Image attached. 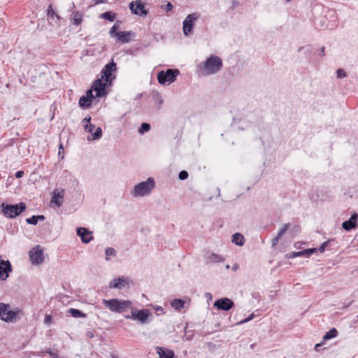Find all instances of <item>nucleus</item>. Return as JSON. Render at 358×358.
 Here are the masks:
<instances>
[{
	"mask_svg": "<svg viewBox=\"0 0 358 358\" xmlns=\"http://www.w3.org/2000/svg\"><path fill=\"white\" fill-rule=\"evenodd\" d=\"M213 305L219 310L228 311L234 306V303L231 299L224 297L216 300Z\"/></svg>",
	"mask_w": 358,
	"mask_h": 358,
	"instance_id": "nucleus-12",
	"label": "nucleus"
},
{
	"mask_svg": "<svg viewBox=\"0 0 358 358\" xmlns=\"http://www.w3.org/2000/svg\"><path fill=\"white\" fill-rule=\"evenodd\" d=\"M322 345H323V343H317V344L315 345V350L316 351H320Z\"/></svg>",
	"mask_w": 358,
	"mask_h": 358,
	"instance_id": "nucleus-50",
	"label": "nucleus"
},
{
	"mask_svg": "<svg viewBox=\"0 0 358 358\" xmlns=\"http://www.w3.org/2000/svg\"><path fill=\"white\" fill-rule=\"evenodd\" d=\"M37 220L38 221H43L45 220V216L43 215H36Z\"/></svg>",
	"mask_w": 358,
	"mask_h": 358,
	"instance_id": "nucleus-52",
	"label": "nucleus"
},
{
	"mask_svg": "<svg viewBox=\"0 0 358 358\" xmlns=\"http://www.w3.org/2000/svg\"><path fill=\"white\" fill-rule=\"evenodd\" d=\"M223 66L220 57L211 55L203 62V70L206 75L215 74L220 71Z\"/></svg>",
	"mask_w": 358,
	"mask_h": 358,
	"instance_id": "nucleus-3",
	"label": "nucleus"
},
{
	"mask_svg": "<svg viewBox=\"0 0 358 358\" xmlns=\"http://www.w3.org/2000/svg\"><path fill=\"white\" fill-rule=\"evenodd\" d=\"M76 234L80 237L81 241L84 243H89L92 239L93 236L91 235V231L85 227H78Z\"/></svg>",
	"mask_w": 358,
	"mask_h": 358,
	"instance_id": "nucleus-17",
	"label": "nucleus"
},
{
	"mask_svg": "<svg viewBox=\"0 0 358 358\" xmlns=\"http://www.w3.org/2000/svg\"><path fill=\"white\" fill-rule=\"evenodd\" d=\"M60 150H64L62 144H60L59 148V155H60Z\"/></svg>",
	"mask_w": 358,
	"mask_h": 358,
	"instance_id": "nucleus-56",
	"label": "nucleus"
},
{
	"mask_svg": "<svg viewBox=\"0 0 358 358\" xmlns=\"http://www.w3.org/2000/svg\"><path fill=\"white\" fill-rule=\"evenodd\" d=\"M291 1V0H286V1H287V2H289V1Z\"/></svg>",
	"mask_w": 358,
	"mask_h": 358,
	"instance_id": "nucleus-59",
	"label": "nucleus"
},
{
	"mask_svg": "<svg viewBox=\"0 0 358 358\" xmlns=\"http://www.w3.org/2000/svg\"><path fill=\"white\" fill-rule=\"evenodd\" d=\"M338 336V331L336 328H331L323 336L324 341L330 340L331 338H336Z\"/></svg>",
	"mask_w": 358,
	"mask_h": 358,
	"instance_id": "nucleus-27",
	"label": "nucleus"
},
{
	"mask_svg": "<svg viewBox=\"0 0 358 358\" xmlns=\"http://www.w3.org/2000/svg\"><path fill=\"white\" fill-rule=\"evenodd\" d=\"M199 17V14L193 13L189 14L183 21L182 31L185 36H187L192 31L195 21Z\"/></svg>",
	"mask_w": 358,
	"mask_h": 358,
	"instance_id": "nucleus-7",
	"label": "nucleus"
},
{
	"mask_svg": "<svg viewBox=\"0 0 358 358\" xmlns=\"http://www.w3.org/2000/svg\"><path fill=\"white\" fill-rule=\"evenodd\" d=\"M93 90L92 88L91 87V89L88 90L87 92H86V96H85V97H87V99H89L90 100H91L92 101L93 99H94L96 96V94L94 95L93 94Z\"/></svg>",
	"mask_w": 358,
	"mask_h": 358,
	"instance_id": "nucleus-37",
	"label": "nucleus"
},
{
	"mask_svg": "<svg viewBox=\"0 0 358 358\" xmlns=\"http://www.w3.org/2000/svg\"><path fill=\"white\" fill-rule=\"evenodd\" d=\"M208 260L213 262H222L224 260L223 258L220 255H218L213 252H212L208 256Z\"/></svg>",
	"mask_w": 358,
	"mask_h": 358,
	"instance_id": "nucleus-28",
	"label": "nucleus"
},
{
	"mask_svg": "<svg viewBox=\"0 0 358 358\" xmlns=\"http://www.w3.org/2000/svg\"><path fill=\"white\" fill-rule=\"evenodd\" d=\"M231 242L237 245L242 246L245 243L244 236L240 233H236L232 236Z\"/></svg>",
	"mask_w": 358,
	"mask_h": 358,
	"instance_id": "nucleus-21",
	"label": "nucleus"
},
{
	"mask_svg": "<svg viewBox=\"0 0 358 358\" xmlns=\"http://www.w3.org/2000/svg\"><path fill=\"white\" fill-rule=\"evenodd\" d=\"M135 36V33L130 31H118L115 34L117 40L122 43H129L131 40V37Z\"/></svg>",
	"mask_w": 358,
	"mask_h": 358,
	"instance_id": "nucleus-18",
	"label": "nucleus"
},
{
	"mask_svg": "<svg viewBox=\"0 0 358 358\" xmlns=\"http://www.w3.org/2000/svg\"><path fill=\"white\" fill-rule=\"evenodd\" d=\"M64 192H54L52 197L51 199V203L55 204L57 207H60L62 205Z\"/></svg>",
	"mask_w": 358,
	"mask_h": 358,
	"instance_id": "nucleus-20",
	"label": "nucleus"
},
{
	"mask_svg": "<svg viewBox=\"0 0 358 358\" xmlns=\"http://www.w3.org/2000/svg\"><path fill=\"white\" fill-rule=\"evenodd\" d=\"M357 220L358 215L356 213H353L348 220L343 222V228L347 231L356 229L358 227Z\"/></svg>",
	"mask_w": 358,
	"mask_h": 358,
	"instance_id": "nucleus-16",
	"label": "nucleus"
},
{
	"mask_svg": "<svg viewBox=\"0 0 358 358\" xmlns=\"http://www.w3.org/2000/svg\"><path fill=\"white\" fill-rule=\"evenodd\" d=\"M85 130L87 132L92 134L93 129L95 128V126L91 123L83 124Z\"/></svg>",
	"mask_w": 358,
	"mask_h": 358,
	"instance_id": "nucleus-40",
	"label": "nucleus"
},
{
	"mask_svg": "<svg viewBox=\"0 0 358 358\" xmlns=\"http://www.w3.org/2000/svg\"><path fill=\"white\" fill-rule=\"evenodd\" d=\"M29 257L33 264H40L44 262L43 250L37 245L29 251Z\"/></svg>",
	"mask_w": 358,
	"mask_h": 358,
	"instance_id": "nucleus-10",
	"label": "nucleus"
},
{
	"mask_svg": "<svg viewBox=\"0 0 358 358\" xmlns=\"http://www.w3.org/2000/svg\"><path fill=\"white\" fill-rule=\"evenodd\" d=\"M171 305L174 309L180 310L185 306V301L180 299H175L171 301Z\"/></svg>",
	"mask_w": 358,
	"mask_h": 358,
	"instance_id": "nucleus-24",
	"label": "nucleus"
},
{
	"mask_svg": "<svg viewBox=\"0 0 358 358\" xmlns=\"http://www.w3.org/2000/svg\"><path fill=\"white\" fill-rule=\"evenodd\" d=\"M2 214L7 218L13 219L24 212L27 206L25 203L20 202L16 204L2 203L0 206Z\"/></svg>",
	"mask_w": 358,
	"mask_h": 358,
	"instance_id": "nucleus-1",
	"label": "nucleus"
},
{
	"mask_svg": "<svg viewBox=\"0 0 358 358\" xmlns=\"http://www.w3.org/2000/svg\"><path fill=\"white\" fill-rule=\"evenodd\" d=\"M194 336V332L190 330H187V328H185V336L187 340H191Z\"/></svg>",
	"mask_w": 358,
	"mask_h": 358,
	"instance_id": "nucleus-41",
	"label": "nucleus"
},
{
	"mask_svg": "<svg viewBox=\"0 0 358 358\" xmlns=\"http://www.w3.org/2000/svg\"><path fill=\"white\" fill-rule=\"evenodd\" d=\"M161 8L165 10L166 13L170 12L173 10V6L171 2H168L166 4H163L161 6Z\"/></svg>",
	"mask_w": 358,
	"mask_h": 358,
	"instance_id": "nucleus-34",
	"label": "nucleus"
},
{
	"mask_svg": "<svg viewBox=\"0 0 358 358\" xmlns=\"http://www.w3.org/2000/svg\"><path fill=\"white\" fill-rule=\"evenodd\" d=\"M67 313L71 314L73 317H86L87 315L81 310L76 308H69L67 310Z\"/></svg>",
	"mask_w": 358,
	"mask_h": 358,
	"instance_id": "nucleus-22",
	"label": "nucleus"
},
{
	"mask_svg": "<svg viewBox=\"0 0 358 358\" xmlns=\"http://www.w3.org/2000/svg\"><path fill=\"white\" fill-rule=\"evenodd\" d=\"M47 15L48 17L53 18L56 17L57 19H60V17L56 13V12L53 10L52 5H49L48 8Z\"/></svg>",
	"mask_w": 358,
	"mask_h": 358,
	"instance_id": "nucleus-31",
	"label": "nucleus"
},
{
	"mask_svg": "<svg viewBox=\"0 0 358 358\" xmlns=\"http://www.w3.org/2000/svg\"><path fill=\"white\" fill-rule=\"evenodd\" d=\"M180 74V71L177 69H168L166 71H160L157 73V80L161 85L169 84L174 82L177 76Z\"/></svg>",
	"mask_w": 358,
	"mask_h": 358,
	"instance_id": "nucleus-5",
	"label": "nucleus"
},
{
	"mask_svg": "<svg viewBox=\"0 0 358 358\" xmlns=\"http://www.w3.org/2000/svg\"><path fill=\"white\" fill-rule=\"evenodd\" d=\"M188 176H189L188 172L187 171L182 170V171H180V173L178 174V178L180 180H184L188 178Z\"/></svg>",
	"mask_w": 358,
	"mask_h": 358,
	"instance_id": "nucleus-38",
	"label": "nucleus"
},
{
	"mask_svg": "<svg viewBox=\"0 0 358 358\" xmlns=\"http://www.w3.org/2000/svg\"><path fill=\"white\" fill-rule=\"evenodd\" d=\"M24 176V171H18L15 173V176L16 178H20Z\"/></svg>",
	"mask_w": 358,
	"mask_h": 358,
	"instance_id": "nucleus-47",
	"label": "nucleus"
},
{
	"mask_svg": "<svg viewBox=\"0 0 358 358\" xmlns=\"http://www.w3.org/2000/svg\"><path fill=\"white\" fill-rule=\"evenodd\" d=\"M92 103V101L85 96H82L79 99V105L83 108H89Z\"/></svg>",
	"mask_w": 358,
	"mask_h": 358,
	"instance_id": "nucleus-26",
	"label": "nucleus"
},
{
	"mask_svg": "<svg viewBox=\"0 0 358 358\" xmlns=\"http://www.w3.org/2000/svg\"><path fill=\"white\" fill-rule=\"evenodd\" d=\"M280 238H281L278 237V235L274 238H273L272 245L274 246V245H277Z\"/></svg>",
	"mask_w": 358,
	"mask_h": 358,
	"instance_id": "nucleus-49",
	"label": "nucleus"
},
{
	"mask_svg": "<svg viewBox=\"0 0 358 358\" xmlns=\"http://www.w3.org/2000/svg\"><path fill=\"white\" fill-rule=\"evenodd\" d=\"M26 222L29 224L36 225L38 223L36 215H32L31 217L27 218Z\"/></svg>",
	"mask_w": 358,
	"mask_h": 358,
	"instance_id": "nucleus-36",
	"label": "nucleus"
},
{
	"mask_svg": "<svg viewBox=\"0 0 358 358\" xmlns=\"http://www.w3.org/2000/svg\"><path fill=\"white\" fill-rule=\"evenodd\" d=\"M45 352L49 354L52 358H59V355L53 352L50 349H46Z\"/></svg>",
	"mask_w": 358,
	"mask_h": 358,
	"instance_id": "nucleus-42",
	"label": "nucleus"
},
{
	"mask_svg": "<svg viewBox=\"0 0 358 358\" xmlns=\"http://www.w3.org/2000/svg\"><path fill=\"white\" fill-rule=\"evenodd\" d=\"M86 337L88 338H93L94 337V332L92 331H87L85 334Z\"/></svg>",
	"mask_w": 358,
	"mask_h": 358,
	"instance_id": "nucleus-48",
	"label": "nucleus"
},
{
	"mask_svg": "<svg viewBox=\"0 0 358 358\" xmlns=\"http://www.w3.org/2000/svg\"><path fill=\"white\" fill-rule=\"evenodd\" d=\"M155 186V180L148 178L145 181L136 185L132 191L134 196H143L149 194Z\"/></svg>",
	"mask_w": 358,
	"mask_h": 358,
	"instance_id": "nucleus-4",
	"label": "nucleus"
},
{
	"mask_svg": "<svg viewBox=\"0 0 358 358\" xmlns=\"http://www.w3.org/2000/svg\"><path fill=\"white\" fill-rule=\"evenodd\" d=\"M254 317H255V314L252 313L250 316H248L247 318L243 320L239 323L243 324V323L248 322L250 321L251 320H252L254 318Z\"/></svg>",
	"mask_w": 358,
	"mask_h": 358,
	"instance_id": "nucleus-45",
	"label": "nucleus"
},
{
	"mask_svg": "<svg viewBox=\"0 0 358 358\" xmlns=\"http://www.w3.org/2000/svg\"><path fill=\"white\" fill-rule=\"evenodd\" d=\"M118 29V25L117 24H114L110 30V34L111 36H115V34L117 33L116 31Z\"/></svg>",
	"mask_w": 358,
	"mask_h": 358,
	"instance_id": "nucleus-44",
	"label": "nucleus"
},
{
	"mask_svg": "<svg viewBox=\"0 0 358 358\" xmlns=\"http://www.w3.org/2000/svg\"><path fill=\"white\" fill-rule=\"evenodd\" d=\"M102 303L111 312L118 313L126 311L131 306V301L117 299H103Z\"/></svg>",
	"mask_w": 358,
	"mask_h": 358,
	"instance_id": "nucleus-2",
	"label": "nucleus"
},
{
	"mask_svg": "<svg viewBox=\"0 0 358 358\" xmlns=\"http://www.w3.org/2000/svg\"><path fill=\"white\" fill-rule=\"evenodd\" d=\"M90 120H91V117L90 116L85 117L83 120V121H82L83 125V124H90Z\"/></svg>",
	"mask_w": 358,
	"mask_h": 358,
	"instance_id": "nucleus-46",
	"label": "nucleus"
},
{
	"mask_svg": "<svg viewBox=\"0 0 358 358\" xmlns=\"http://www.w3.org/2000/svg\"><path fill=\"white\" fill-rule=\"evenodd\" d=\"M131 313V316L127 315L125 317L128 319L131 318L133 320H138L141 323H145L150 315V312L148 309H142L138 310L136 313L135 311H132Z\"/></svg>",
	"mask_w": 358,
	"mask_h": 358,
	"instance_id": "nucleus-13",
	"label": "nucleus"
},
{
	"mask_svg": "<svg viewBox=\"0 0 358 358\" xmlns=\"http://www.w3.org/2000/svg\"><path fill=\"white\" fill-rule=\"evenodd\" d=\"M105 254L106 255V259L108 260L110 256L116 255V251L113 248L108 247L105 250Z\"/></svg>",
	"mask_w": 358,
	"mask_h": 358,
	"instance_id": "nucleus-30",
	"label": "nucleus"
},
{
	"mask_svg": "<svg viewBox=\"0 0 358 358\" xmlns=\"http://www.w3.org/2000/svg\"><path fill=\"white\" fill-rule=\"evenodd\" d=\"M331 241H334V239H331V240H328L325 242H324L320 246V248L317 249V250H319L320 252H323L326 248H327L329 246V245L330 244V243Z\"/></svg>",
	"mask_w": 358,
	"mask_h": 358,
	"instance_id": "nucleus-35",
	"label": "nucleus"
},
{
	"mask_svg": "<svg viewBox=\"0 0 358 358\" xmlns=\"http://www.w3.org/2000/svg\"><path fill=\"white\" fill-rule=\"evenodd\" d=\"M233 5H232V9L235 8L236 6H238V2L236 1H233Z\"/></svg>",
	"mask_w": 358,
	"mask_h": 358,
	"instance_id": "nucleus-54",
	"label": "nucleus"
},
{
	"mask_svg": "<svg viewBox=\"0 0 358 358\" xmlns=\"http://www.w3.org/2000/svg\"><path fill=\"white\" fill-rule=\"evenodd\" d=\"M9 308V304L0 303V319L6 322H13L20 312L17 308L15 310H10Z\"/></svg>",
	"mask_w": 358,
	"mask_h": 358,
	"instance_id": "nucleus-6",
	"label": "nucleus"
},
{
	"mask_svg": "<svg viewBox=\"0 0 358 358\" xmlns=\"http://www.w3.org/2000/svg\"><path fill=\"white\" fill-rule=\"evenodd\" d=\"M155 350L159 358H175L174 352L168 348L157 346L156 347Z\"/></svg>",
	"mask_w": 358,
	"mask_h": 358,
	"instance_id": "nucleus-19",
	"label": "nucleus"
},
{
	"mask_svg": "<svg viewBox=\"0 0 358 358\" xmlns=\"http://www.w3.org/2000/svg\"><path fill=\"white\" fill-rule=\"evenodd\" d=\"M93 140H98L102 136V129L101 127H97L94 133L92 134Z\"/></svg>",
	"mask_w": 358,
	"mask_h": 358,
	"instance_id": "nucleus-32",
	"label": "nucleus"
},
{
	"mask_svg": "<svg viewBox=\"0 0 358 358\" xmlns=\"http://www.w3.org/2000/svg\"><path fill=\"white\" fill-rule=\"evenodd\" d=\"M317 251V248H308L305 249L299 252H291L286 254L285 257L287 259H292L297 257H309L313 254L315 253Z\"/></svg>",
	"mask_w": 358,
	"mask_h": 358,
	"instance_id": "nucleus-14",
	"label": "nucleus"
},
{
	"mask_svg": "<svg viewBox=\"0 0 358 358\" xmlns=\"http://www.w3.org/2000/svg\"><path fill=\"white\" fill-rule=\"evenodd\" d=\"M162 103H163V100H162V98H160V99H159V105H162Z\"/></svg>",
	"mask_w": 358,
	"mask_h": 358,
	"instance_id": "nucleus-58",
	"label": "nucleus"
},
{
	"mask_svg": "<svg viewBox=\"0 0 358 358\" xmlns=\"http://www.w3.org/2000/svg\"><path fill=\"white\" fill-rule=\"evenodd\" d=\"M110 358H120V357L118 356H117L115 354L111 353Z\"/></svg>",
	"mask_w": 358,
	"mask_h": 358,
	"instance_id": "nucleus-55",
	"label": "nucleus"
},
{
	"mask_svg": "<svg viewBox=\"0 0 358 358\" xmlns=\"http://www.w3.org/2000/svg\"><path fill=\"white\" fill-rule=\"evenodd\" d=\"M116 69L117 65L113 61L106 64L102 69L101 72V78L104 79L106 83L110 84L115 78V76H113V73L115 72Z\"/></svg>",
	"mask_w": 358,
	"mask_h": 358,
	"instance_id": "nucleus-8",
	"label": "nucleus"
},
{
	"mask_svg": "<svg viewBox=\"0 0 358 358\" xmlns=\"http://www.w3.org/2000/svg\"><path fill=\"white\" fill-rule=\"evenodd\" d=\"M101 78L96 79L94 81L92 88L96 92V97H103L106 96L108 94L106 90V83L103 82Z\"/></svg>",
	"mask_w": 358,
	"mask_h": 358,
	"instance_id": "nucleus-11",
	"label": "nucleus"
},
{
	"mask_svg": "<svg viewBox=\"0 0 358 358\" xmlns=\"http://www.w3.org/2000/svg\"><path fill=\"white\" fill-rule=\"evenodd\" d=\"M319 55L320 56H324L325 55V48L324 47H322L321 48Z\"/></svg>",
	"mask_w": 358,
	"mask_h": 358,
	"instance_id": "nucleus-53",
	"label": "nucleus"
},
{
	"mask_svg": "<svg viewBox=\"0 0 358 358\" xmlns=\"http://www.w3.org/2000/svg\"><path fill=\"white\" fill-rule=\"evenodd\" d=\"M52 322V317L50 315H46L44 319V323L50 325Z\"/></svg>",
	"mask_w": 358,
	"mask_h": 358,
	"instance_id": "nucleus-43",
	"label": "nucleus"
},
{
	"mask_svg": "<svg viewBox=\"0 0 358 358\" xmlns=\"http://www.w3.org/2000/svg\"><path fill=\"white\" fill-rule=\"evenodd\" d=\"M157 311L163 312V308H162V307H158V308H157Z\"/></svg>",
	"mask_w": 358,
	"mask_h": 358,
	"instance_id": "nucleus-57",
	"label": "nucleus"
},
{
	"mask_svg": "<svg viewBox=\"0 0 358 358\" xmlns=\"http://www.w3.org/2000/svg\"><path fill=\"white\" fill-rule=\"evenodd\" d=\"M290 227V224L289 223H287V224H285L283 225V227L280 229V231H278V237H282L285 233L287 231V229L289 228Z\"/></svg>",
	"mask_w": 358,
	"mask_h": 358,
	"instance_id": "nucleus-33",
	"label": "nucleus"
},
{
	"mask_svg": "<svg viewBox=\"0 0 358 358\" xmlns=\"http://www.w3.org/2000/svg\"><path fill=\"white\" fill-rule=\"evenodd\" d=\"M129 6L133 14L139 16H146L148 14V10L145 9V3L141 0L131 1Z\"/></svg>",
	"mask_w": 358,
	"mask_h": 358,
	"instance_id": "nucleus-9",
	"label": "nucleus"
},
{
	"mask_svg": "<svg viewBox=\"0 0 358 358\" xmlns=\"http://www.w3.org/2000/svg\"><path fill=\"white\" fill-rule=\"evenodd\" d=\"M129 285V279L124 276L115 278L109 283V288L121 289Z\"/></svg>",
	"mask_w": 358,
	"mask_h": 358,
	"instance_id": "nucleus-15",
	"label": "nucleus"
},
{
	"mask_svg": "<svg viewBox=\"0 0 358 358\" xmlns=\"http://www.w3.org/2000/svg\"><path fill=\"white\" fill-rule=\"evenodd\" d=\"M73 15V24L75 25H79L83 22V15L79 11H75L72 13Z\"/></svg>",
	"mask_w": 358,
	"mask_h": 358,
	"instance_id": "nucleus-23",
	"label": "nucleus"
},
{
	"mask_svg": "<svg viewBox=\"0 0 358 358\" xmlns=\"http://www.w3.org/2000/svg\"><path fill=\"white\" fill-rule=\"evenodd\" d=\"M94 5H98L106 2L108 0H93Z\"/></svg>",
	"mask_w": 358,
	"mask_h": 358,
	"instance_id": "nucleus-51",
	"label": "nucleus"
},
{
	"mask_svg": "<svg viewBox=\"0 0 358 358\" xmlns=\"http://www.w3.org/2000/svg\"><path fill=\"white\" fill-rule=\"evenodd\" d=\"M336 74L338 78H344L347 76L346 72L342 69H338L336 71Z\"/></svg>",
	"mask_w": 358,
	"mask_h": 358,
	"instance_id": "nucleus-39",
	"label": "nucleus"
},
{
	"mask_svg": "<svg viewBox=\"0 0 358 358\" xmlns=\"http://www.w3.org/2000/svg\"><path fill=\"white\" fill-rule=\"evenodd\" d=\"M99 17L108 21L113 22L115 20L116 14L112 11H106L101 13Z\"/></svg>",
	"mask_w": 358,
	"mask_h": 358,
	"instance_id": "nucleus-25",
	"label": "nucleus"
},
{
	"mask_svg": "<svg viewBox=\"0 0 358 358\" xmlns=\"http://www.w3.org/2000/svg\"><path fill=\"white\" fill-rule=\"evenodd\" d=\"M150 129V125L149 123L143 122L141 124L138 129V132L141 134L148 131Z\"/></svg>",
	"mask_w": 358,
	"mask_h": 358,
	"instance_id": "nucleus-29",
	"label": "nucleus"
}]
</instances>
